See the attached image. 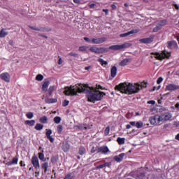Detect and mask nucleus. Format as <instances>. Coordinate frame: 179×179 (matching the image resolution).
Listing matches in <instances>:
<instances>
[{
    "instance_id": "680f3d73",
    "label": "nucleus",
    "mask_w": 179,
    "mask_h": 179,
    "mask_svg": "<svg viewBox=\"0 0 179 179\" xmlns=\"http://www.w3.org/2000/svg\"><path fill=\"white\" fill-rule=\"evenodd\" d=\"M75 3H80V0H73Z\"/></svg>"
},
{
    "instance_id": "e433bc0d",
    "label": "nucleus",
    "mask_w": 179,
    "mask_h": 179,
    "mask_svg": "<svg viewBox=\"0 0 179 179\" xmlns=\"http://www.w3.org/2000/svg\"><path fill=\"white\" fill-rule=\"evenodd\" d=\"M64 130V127L62 124L57 126V132L58 134H62V131Z\"/></svg>"
},
{
    "instance_id": "f3484780",
    "label": "nucleus",
    "mask_w": 179,
    "mask_h": 179,
    "mask_svg": "<svg viewBox=\"0 0 179 179\" xmlns=\"http://www.w3.org/2000/svg\"><path fill=\"white\" fill-rule=\"evenodd\" d=\"M110 76L111 78H114L117 76V66H113L110 69Z\"/></svg>"
},
{
    "instance_id": "5fc2aeb1",
    "label": "nucleus",
    "mask_w": 179,
    "mask_h": 179,
    "mask_svg": "<svg viewBox=\"0 0 179 179\" xmlns=\"http://www.w3.org/2000/svg\"><path fill=\"white\" fill-rule=\"evenodd\" d=\"M24 162H23V161H21V162H20V164L21 167H23V166H26V164H24Z\"/></svg>"
},
{
    "instance_id": "4c0bfd02",
    "label": "nucleus",
    "mask_w": 179,
    "mask_h": 179,
    "mask_svg": "<svg viewBox=\"0 0 179 179\" xmlns=\"http://www.w3.org/2000/svg\"><path fill=\"white\" fill-rule=\"evenodd\" d=\"M52 134V130L46 129V137L48 138V136H51Z\"/></svg>"
},
{
    "instance_id": "8fccbe9b",
    "label": "nucleus",
    "mask_w": 179,
    "mask_h": 179,
    "mask_svg": "<svg viewBox=\"0 0 179 179\" xmlns=\"http://www.w3.org/2000/svg\"><path fill=\"white\" fill-rule=\"evenodd\" d=\"M96 152H97V147H93L91 150V153H96Z\"/></svg>"
},
{
    "instance_id": "49530a36",
    "label": "nucleus",
    "mask_w": 179,
    "mask_h": 179,
    "mask_svg": "<svg viewBox=\"0 0 179 179\" xmlns=\"http://www.w3.org/2000/svg\"><path fill=\"white\" fill-rule=\"evenodd\" d=\"M84 40H85V41H86V43H92V39H90V38L84 37Z\"/></svg>"
},
{
    "instance_id": "ddd939ff",
    "label": "nucleus",
    "mask_w": 179,
    "mask_h": 179,
    "mask_svg": "<svg viewBox=\"0 0 179 179\" xmlns=\"http://www.w3.org/2000/svg\"><path fill=\"white\" fill-rule=\"evenodd\" d=\"M103 50H104V48H99L96 47H91L90 48V50L92 52H95V54H101V52H103Z\"/></svg>"
},
{
    "instance_id": "58836bf2",
    "label": "nucleus",
    "mask_w": 179,
    "mask_h": 179,
    "mask_svg": "<svg viewBox=\"0 0 179 179\" xmlns=\"http://www.w3.org/2000/svg\"><path fill=\"white\" fill-rule=\"evenodd\" d=\"M54 89H55V87L54 85H52L49 87L48 92H49L50 96H51V94H52V92H54Z\"/></svg>"
},
{
    "instance_id": "0e129e2a",
    "label": "nucleus",
    "mask_w": 179,
    "mask_h": 179,
    "mask_svg": "<svg viewBox=\"0 0 179 179\" xmlns=\"http://www.w3.org/2000/svg\"><path fill=\"white\" fill-rule=\"evenodd\" d=\"M176 139L177 141H179V134H178L176 136Z\"/></svg>"
},
{
    "instance_id": "c9c22d12",
    "label": "nucleus",
    "mask_w": 179,
    "mask_h": 179,
    "mask_svg": "<svg viewBox=\"0 0 179 179\" xmlns=\"http://www.w3.org/2000/svg\"><path fill=\"white\" fill-rule=\"evenodd\" d=\"M55 124H59L61 122V117L57 116L54 118Z\"/></svg>"
},
{
    "instance_id": "7c9ffc66",
    "label": "nucleus",
    "mask_w": 179,
    "mask_h": 179,
    "mask_svg": "<svg viewBox=\"0 0 179 179\" xmlns=\"http://www.w3.org/2000/svg\"><path fill=\"white\" fill-rule=\"evenodd\" d=\"M176 41H169L168 42V48H173L176 45Z\"/></svg>"
},
{
    "instance_id": "37998d69",
    "label": "nucleus",
    "mask_w": 179,
    "mask_h": 179,
    "mask_svg": "<svg viewBox=\"0 0 179 179\" xmlns=\"http://www.w3.org/2000/svg\"><path fill=\"white\" fill-rule=\"evenodd\" d=\"M27 118H29V120H31V118H33V117H34V115H33V113L29 112L27 114Z\"/></svg>"
},
{
    "instance_id": "f8f14e48",
    "label": "nucleus",
    "mask_w": 179,
    "mask_h": 179,
    "mask_svg": "<svg viewBox=\"0 0 179 179\" xmlns=\"http://www.w3.org/2000/svg\"><path fill=\"white\" fill-rule=\"evenodd\" d=\"M136 33H139L138 29H133L131 30L130 31L126 32L124 34H120V37L124 38V37H128V36H131V34H135Z\"/></svg>"
},
{
    "instance_id": "423d86ee",
    "label": "nucleus",
    "mask_w": 179,
    "mask_h": 179,
    "mask_svg": "<svg viewBox=\"0 0 179 179\" xmlns=\"http://www.w3.org/2000/svg\"><path fill=\"white\" fill-rule=\"evenodd\" d=\"M31 164L36 170H38L40 169V162L38 161V157H37V156L34 155L32 157Z\"/></svg>"
},
{
    "instance_id": "6e6552de",
    "label": "nucleus",
    "mask_w": 179,
    "mask_h": 179,
    "mask_svg": "<svg viewBox=\"0 0 179 179\" xmlns=\"http://www.w3.org/2000/svg\"><path fill=\"white\" fill-rule=\"evenodd\" d=\"M108 152H110V150L107 146L96 147V153L106 155V153H108Z\"/></svg>"
},
{
    "instance_id": "774afa93",
    "label": "nucleus",
    "mask_w": 179,
    "mask_h": 179,
    "mask_svg": "<svg viewBox=\"0 0 179 179\" xmlns=\"http://www.w3.org/2000/svg\"><path fill=\"white\" fill-rule=\"evenodd\" d=\"M95 6L94 3H91L90 4V8H93Z\"/></svg>"
},
{
    "instance_id": "c85d7f7f",
    "label": "nucleus",
    "mask_w": 179,
    "mask_h": 179,
    "mask_svg": "<svg viewBox=\"0 0 179 179\" xmlns=\"http://www.w3.org/2000/svg\"><path fill=\"white\" fill-rule=\"evenodd\" d=\"M136 127L138 129L143 128V122H136Z\"/></svg>"
},
{
    "instance_id": "9d476101",
    "label": "nucleus",
    "mask_w": 179,
    "mask_h": 179,
    "mask_svg": "<svg viewBox=\"0 0 179 179\" xmlns=\"http://www.w3.org/2000/svg\"><path fill=\"white\" fill-rule=\"evenodd\" d=\"M162 118V122H165V121H169L171 120L173 115L170 113H165L161 115Z\"/></svg>"
},
{
    "instance_id": "69168bd1",
    "label": "nucleus",
    "mask_w": 179,
    "mask_h": 179,
    "mask_svg": "<svg viewBox=\"0 0 179 179\" xmlns=\"http://www.w3.org/2000/svg\"><path fill=\"white\" fill-rule=\"evenodd\" d=\"M127 129H129L131 128V124H127L126 126Z\"/></svg>"
},
{
    "instance_id": "0eeeda50",
    "label": "nucleus",
    "mask_w": 179,
    "mask_h": 179,
    "mask_svg": "<svg viewBox=\"0 0 179 179\" xmlns=\"http://www.w3.org/2000/svg\"><path fill=\"white\" fill-rule=\"evenodd\" d=\"M107 41V38L106 37L101 38H93L92 39V44H101Z\"/></svg>"
},
{
    "instance_id": "412c9836",
    "label": "nucleus",
    "mask_w": 179,
    "mask_h": 179,
    "mask_svg": "<svg viewBox=\"0 0 179 179\" xmlns=\"http://www.w3.org/2000/svg\"><path fill=\"white\" fill-rule=\"evenodd\" d=\"M128 62H129V59H124L120 63V66H126L128 65Z\"/></svg>"
},
{
    "instance_id": "a19ab883",
    "label": "nucleus",
    "mask_w": 179,
    "mask_h": 179,
    "mask_svg": "<svg viewBox=\"0 0 179 179\" xmlns=\"http://www.w3.org/2000/svg\"><path fill=\"white\" fill-rule=\"evenodd\" d=\"M17 162H19V158L17 157H14L11 162L13 164H17Z\"/></svg>"
},
{
    "instance_id": "a878e982",
    "label": "nucleus",
    "mask_w": 179,
    "mask_h": 179,
    "mask_svg": "<svg viewBox=\"0 0 179 179\" xmlns=\"http://www.w3.org/2000/svg\"><path fill=\"white\" fill-rule=\"evenodd\" d=\"M43 128H44V126L41 124L37 123L35 126V129H36V131H41Z\"/></svg>"
},
{
    "instance_id": "473e14b6",
    "label": "nucleus",
    "mask_w": 179,
    "mask_h": 179,
    "mask_svg": "<svg viewBox=\"0 0 179 179\" xmlns=\"http://www.w3.org/2000/svg\"><path fill=\"white\" fill-rule=\"evenodd\" d=\"M161 29H162V27L159 24H157L156 27L153 29V31L154 33H157V31H159V30H161Z\"/></svg>"
},
{
    "instance_id": "864d4df0",
    "label": "nucleus",
    "mask_w": 179,
    "mask_h": 179,
    "mask_svg": "<svg viewBox=\"0 0 179 179\" xmlns=\"http://www.w3.org/2000/svg\"><path fill=\"white\" fill-rule=\"evenodd\" d=\"M69 55H71V57H78V54L73 52L69 53Z\"/></svg>"
},
{
    "instance_id": "4468645a",
    "label": "nucleus",
    "mask_w": 179,
    "mask_h": 179,
    "mask_svg": "<svg viewBox=\"0 0 179 179\" xmlns=\"http://www.w3.org/2000/svg\"><path fill=\"white\" fill-rule=\"evenodd\" d=\"M140 43H142L143 44H150L153 41V38L149 37V38H145L139 40Z\"/></svg>"
},
{
    "instance_id": "052dcab7",
    "label": "nucleus",
    "mask_w": 179,
    "mask_h": 179,
    "mask_svg": "<svg viewBox=\"0 0 179 179\" xmlns=\"http://www.w3.org/2000/svg\"><path fill=\"white\" fill-rule=\"evenodd\" d=\"M12 164H13L12 162H8L6 163V166H12Z\"/></svg>"
},
{
    "instance_id": "79ce46f5",
    "label": "nucleus",
    "mask_w": 179,
    "mask_h": 179,
    "mask_svg": "<svg viewBox=\"0 0 179 179\" xmlns=\"http://www.w3.org/2000/svg\"><path fill=\"white\" fill-rule=\"evenodd\" d=\"M108 134H110V127H107L104 131V135H106V136H107Z\"/></svg>"
},
{
    "instance_id": "2eb2a0df",
    "label": "nucleus",
    "mask_w": 179,
    "mask_h": 179,
    "mask_svg": "<svg viewBox=\"0 0 179 179\" xmlns=\"http://www.w3.org/2000/svg\"><path fill=\"white\" fill-rule=\"evenodd\" d=\"M124 156H125V154L121 153L118 156H115L113 157V160H115V162H117V163H121V162H122V159H124Z\"/></svg>"
},
{
    "instance_id": "bb28decb",
    "label": "nucleus",
    "mask_w": 179,
    "mask_h": 179,
    "mask_svg": "<svg viewBox=\"0 0 179 179\" xmlns=\"http://www.w3.org/2000/svg\"><path fill=\"white\" fill-rule=\"evenodd\" d=\"M86 153V149H85V148L81 147L79 149V155H80L81 156L85 155Z\"/></svg>"
},
{
    "instance_id": "603ef678",
    "label": "nucleus",
    "mask_w": 179,
    "mask_h": 179,
    "mask_svg": "<svg viewBox=\"0 0 179 179\" xmlns=\"http://www.w3.org/2000/svg\"><path fill=\"white\" fill-rule=\"evenodd\" d=\"M129 124H130V125H131V127H136V122H130Z\"/></svg>"
},
{
    "instance_id": "bf43d9fd",
    "label": "nucleus",
    "mask_w": 179,
    "mask_h": 179,
    "mask_svg": "<svg viewBox=\"0 0 179 179\" xmlns=\"http://www.w3.org/2000/svg\"><path fill=\"white\" fill-rule=\"evenodd\" d=\"M111 8L112 9H117V6H115V4H112Z\"/></svg>"
},
{
    "instance_id": "7ed1b4c3",
    "label": "nucleus",
    "mask_w": 179,
    "mask_h": 179,
    "mask_svg": "<svg viewBox=\"0 0 179 179\" xmlns=\"http://www.w3.org/2000/svg\"><path fill=\"white\" fill-rule=\"evenodd\" d=\"M170 55V52L164 50L161 53H152L151 57L156 58V59H158V61H163V59H166V58H169Z\"/></svg>"
},
{
    "instance_id": "ea45409f",
    "label": "nucleus",
    "mask_w": 179,
    "mask_h": 179,
    "mask_svg": "<svg viewBox=\"0 0 179 179\" xmlns=\"http://www.w3.org/2000/svg\"><path fill=\"white\" fill-rule=\"evenodd\" d=\"M30 29L32 30H36V31H44V29L43 28H38V27H30Z\"/></svg>"
},
{
    "instance_id": "4be33fe9",
    "label": "nucleus",
    "mask_w": 179,
    "mask_h": 179,
    "mask_svg": "<svg viewBox=\"0 0 179 179\" xmlns=\"http://www.w3.org/2000/svg\"><path fill=\"white\" fill-rule=\"evenodd\" d=\"M42 169L44 170V173H47L48 170V162H45L42 164Z\"/></svg>"
},
{
    "instance_id": "9b49d317",
    "label": "nucleus",
    "mask_w": 179,
    "mask_h": 179,
    "mask_svg": "<svg viewBox=\"0 0 179 179\" xmlns=\"http://www.w3.org/2000/svg\"><path fill=\"white\" fill-rule=\"evenodd\" d=\"M0 79L4 80V82H10V75L8 73H2L0 74Z\"/></svg>"
},
{
    "instance_id": "f704fd0d",
    "label": "nucleus",
    "mask_w": 179,
    "mask_h": 179,
    "mask_svg": "<svg viewBox=\"0 0 179 179\" xmlns=\"http://www.w3.org/2000/svg\"><path fill=\"white\" fill-rule=\"evenodd\" d=\"M47 120H48V118L46 116H43L40 118V121L41 122H42V124H47Z\"/></svg>"
},
{
    "instance_id": "f257e3e1",
    "label": "nucleus",
    "mask_w": 179,
    "mask_h": 179,
    "mask_svg": "<svg viewBox=\"0 0 179 179\" xmlns=\"http://www.w3.org/2000/svg\"><path fill=\"white\" fill-rule=\"evenodd\" d=\"M99 89H103L101 85H96V87H88L86 85L77 84L73 86L66 87L64 93L66 96H77L78 93H86L88 101L94 103L99 101L106 95L104 92L99 91Z\"/></svg>"
},
{
    "instance_id": "6e6d98bb",
    "label": "nucleus",
    "mask_w": 179,
    "mask_h": 179,
    "mask_svg": "<svg viewBox=\"0 0 179 179\" xmlns=\"http://www.w3.org/2000/svg\"><path fill=\"white\" fill-rule=\"evenodd\" d=\"M173 5L174 6L175 8H176L177 10H178V9H179L178 5H177V4H173Z\"/></svg>"
},
{
    "instance_id": "a211bd4d",
    "label": "nucleus",
    "mask_w": 179,
    "mask_h": 179,
    "mask_svg": "<svg viewBox=\"0 0 179 179\" xmlns=\"http://www.w3.org/2000/svg\"><path fill=\"white\" fill-rule=\"evenodd\" d=\"M70 148L71 146L69 145V144H68L67 143H64L62 149L64 152H69Z\"/></svg>"
},
{
    "instance_id": "b1692460",
    "label": "nucleus",
    "mask_w": 179,
    "mask_h": 179,
    "mask_svg": "<svg viewBox=\"0 0 179 179\" xmlns=\"http://www.w3.org/2000/svg\"><path fill=\"white\" fill-rule=\"evenodd\" d=\"M36 124V121L34 120H26L25 124L29 125V127H33Z\"/></svg>"
},
{
    "instance_id": "20e7f679",
    "label": "nucleus",
    "mask_w": 179,
    "mask_h": 179,
    "mask_svg": "<svg viewBox=\"0 0 179 179\" xmlns=\"http://www.w3.org/2000/svg\"><path fill=\"white\" fill-rule=\"evenodd\" d=\"M149 121L151 125H162V122H163L162 115H159L150 117Z\"/></svg>"
},
{
    "instance_id": "a18cd8bd",
    "label": "nucleus",
    "mask_w": 179,
    "mask_h": 179,
    "mask_svg": "<svg viewBox=\"0 0 179 179\" xmlns=\"http://www.w3.org/2000/svg\"><path fill=\"white\" fill-rule=\"evenodd\" d=\"M163 82V78L159 77L157 80V85H160V83H162Z\"/></svg>"
},
{
    "instance_id": "cd10ccee",
    "label": "nucleus",
    "mask_w": 179,
    "mask_h": 179,
    "mask_svg": "<svg viewBox=\"0 0 179 179\" xmlns=\"http://www.w3.org/2000/svg\"><path fill=\"white\" fill-rule=\"evenodd\" d=\"M158 24H159V26L161 27H163L164 26H166V24H167V21L165 20H161L158 22Z\"/></svg>"
},
{
    "instance_id": "aec40b11",
    "label": "nucleus",
    "mask_w": 179,
    "mask_h": 179,
    "mask_svg": "<svg viewBox=\"0 0 179 179\" xmlns=\"http://www.w3.org/2000/svg\"><path fill=\"white\" fill-rule=\"evenodd\" d=\"M103 167H111V162H106L102 165H99L96 166V169H103Z\"/></svg>"
},
{
    "instance_id": "e2e57ef3",
    "label": "nucleus",
    "mask_w": 179,
    "mask_h": 179,
    "mask_svg": "<svg viewBox=\"0 0 179 179\" xmlns=\"http://www.w3.org/2000/svg\"><path fill=\"white\" fill-rule=\"evenodd\" d=\"M175 108H177L178 110H179V103H177L175 105Z\"/></svg>"
},
{
    "instance_id": "4d7b16f0",
    "label": "nucleus",
    "mask_w": 179,
    "mask_h": 179,
    "mask_svg": "<svg viewBox=\"0 0 179 179\" xmlns=\"http://www.w3.org/2000/svg\"><path fill=\"white\" fill-rule=\"evenodd\" d=\"M103 12H105L106 15H108V10L103 9Z\"/></svg>"
},
{
    "instance_id": "6ab92c4d",
    "label": "nucleus",
    "mask_w": 179,
    "mask_h": 179,
    "mask_svg": "<svg viewBox=\"0 0 179 179\" xmlns=\"http://www.w3.org/2000/svg\"><path fill=\"white\" fill-rule=\"evenodd\" d=\"M8 34H9V33L5 29H2L0 31V37H1V38H3V37H6V36H8Z\"/></svg>"
},
{
    "instance_id": "39448f33",
    "label": "nucleus",
    "mask_w": 179,
    "mask_h": 179,
    "mask_svg": "<svg viewBox=\"0 0 179 179\" xmlns=\"http://www.w3.org/2000/svg\"><path fill=\"white\" fill-rule=\"evenodd\" d=\"M129 43H123L122 45H113L109 47V50H113L114 51H118L120 50H124V48H128Z\"/></svg>"
},
{
    "instance_id": "72a5a7b5",
    "label": "nucleus",
    "mask_w": 179,
    "mask_h": 179,
    "mask_svg": "<svg viewBox=\"0 0 179 179\" xmlns=\"http://www.w3.org/2000/svg\"><path fill=\"white\" fill-rule=\"evenodd\" d=\"M44 79V76L41 74H38L36 77V80H38L39 82H41Z\"/></svg>"
},
{
    "instance_id": "dca6fc26",
    "label": "nucleus",
    "mask_w": 179,
    "mask_h": 179,
    "mask_svg": "<svg viewBox=\"0 0 179 179\" xmlns=\"http://www.w3.org/2000/svg\"><path fill=\"white\" fill-rule=\"evenodd\" d=\"M50 86V80H45L43 83V85L42 86V90L43 92H47L48 90V87Z\"/></svg>"
},
{
    "instance_id": "c756f323",
    "label": "nucleus",
    "mask_w": 179,
    "mask_h": 179,
    "mask_svg": "<svg viewBox=\"0 0 179 179\" xmlns=\"http://www.w3.org/2000/svg\"><path fill=\"white\" fill-rule=\"evenodd\" d=\"M38 159L42 162H45V158H44V154L43 152L38 153Z\"/></svg>"
},
{
    "instance_id": "09e8293b",
    "label": "nucleus",
    "mask_w": 179,
    "mask_h": 179,
    "mask_svg": "<svg viewBox=\"0 0 179 179\" xmlns=\"http://www.w3.org/2000/svg\"><path fill=\"white\" fill-rule=\"evenodd\" d=\"M68 104H69V101L64 100V101L63 103V106L66 107V106H68Z\"/></svg>"
},
{
    "instance_id": "3c124183",
    "label": "nucleus",
    "mask_w": 179,
    "mask_h": 179,
    "mask_svg": "<svg viewBox=\"0 0 179 179\" xmlns=\"http://www.w3.org/2000/svg\"><path fill=\"white\" fill-rule=\"evenodd\" d=\"M47 138H48V140H50V142H51V143H52L54 142V138H52V136H49Z\"/></svg>"
},
{
    "instance_id": "f03ea898",
    "label": "nucleus",
    "mask_w": 179,
    "mask_h": 179,
    "mask_svg": "<svg viewBox=\"0 0 179 179\" xmlns=\"http://www.w3.org/2000/svg\"><path fill=\"white\" fill-rule=\"evenodd\" d=\"M115 89L125 94H135V93H138L141 90V85L123 83L116 85Z\"/></svg>"
},
{
    "instance_id": "c03bdc74",
    "label": "nucleus",
    "mask_w": 179,
    "mask_h": 179,
    "mask_svg": "<svg viewBox=\"0 0 179 179\" xmlns=\"http://www.w3.org/2000/svg\"><path fill=\"white\" fill-rule=\"evenodd\" d=\"M72 173H69L67 175L65 176L64 179H72Z\"/></svg>"
},
{
    "instance_id": "338daca9",
    "label": "nucleus",
    "mask_w": 179,
    "mask_h": 179,
    "mask_svg": "<svg viewBox=\"0 0 179 179\" xmlns=\"http://www.w3.org/2000/svg\"><path fill=\"white\" fill-rule=\"evenodd\" d=\"M35 174H36V177H37V176H40V171L35 172Z\"/></svg>"
},
{
    "instance_id": "393cba45",
    "label": "nucleus",
    "mask_w": 179,
    "mask_h": 179,
    "mask_svg": "<svg viewBox=\"0 0 179 179\" xmlns=\"http://www.w3.org/2000/svg\"><path fill=\"white\" fill-rule=\"evenodd\" d=\"M98 62H99L102 66H103V65H108V62L103 59H99Z\"/></svg>"
},
{
    "instance_id": "2f4dec72",
    "label": "nucleus",
    "mask_w": 179,
    "mask_h": 179,
    "mask_svg": "<svg viewBox=\"0 0 179 179\" xmlns=\"http://www.w3.org/2000/svg\"><path fill=\"white\" fill-rule=\"evenodd\" d=\"M88 48H89V47H87L86 45H83V46L79 47V51H81V52L87 51Z\"/></svg>"
},
{
    "instance_id": "5701e85b",
    "label": "nucleus",
    "mask_w": 179,
    "mask_h": 179,
    "mask_svg": "<svg viewBox=\"0 0 179 179\" xmlns=\"http://www.w3.org/2000/svg\"><path fill=\"white\" fill-rule=\"evenodd\" d=\"M117 142L119 143V145H124V143H125V138L118 137L117 138Z\"/></svg>"
},
{
    "instance_id": "de8ad7c7",
    "label": "nucleus",
    "mask_w": 179,
    "mask_h": 179,
    "mask_svg": "<svg viewBox=\"0 0 179 179\" xmlns=\"http://www.w3.org/2000/svg\"><path fill=\"white\" fill-rule=\"evenodd\" d=\"M148 104H152V106H155L156 104V101L151 100L148 101Z\"/></svg>"
},
{
    "instance_id": "13d9d810",
    "label": "nucleus",
    "mask_w": 179,
    "mask_h": 179,
    "mask_svg": "<svg viewBox=\"0 0 179 179\" xmlns=\"http://www.w3.org/2000/svg\"><path fill=\"white\" fill-rule=\"evenodd\" d=\"M59 65H61L62 64V59L59 58L58 61Z\"/></svg>"
},
{
    "instance_id": "1a4fd4ad",
    "label": "nucleus",
    "mask_w": 179,
    "mask_h": 179,
    "mask_svg": "<svg viewBox=\"0 0 179 179\" xmlns=\"http://www.w3.org/2000/svg\"><path fill=\"white\" fill-rule=\"evenodd\" d=\"M179 85H177L176 84H169L166 86V90H168L169 92H174V90H178Z\"/></svg>"
}]
</instances>
